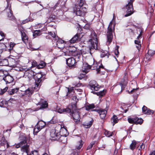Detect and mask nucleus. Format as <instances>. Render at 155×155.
I'll return each instance as SVG.
<instances>
[{
  "instance_id": "12",
  "label": "nucleus",
  "mask_w": 155,
  "mask_h": 155,
  "mask_svg": "<svg viewBox=\"0 0 155 155\" xmlns=\"http://www.w3.org/2000/svg\"><path fill=\"white\" fill-rule=\"evenodd\" d=\"M50 135L51 137L54 138L53 139L54 140H57L60 138V134L59 132V131L56 129L51 130Z\"/></svg>"
},
{
  "instance_id": "6",
  "label": "nucleus",
  "mask_w": 155,
  "mask_h": 155,
  "mask_svg": "<svg viewBox=\"0 0 155 155\" xmlns=\"http://www.w3.org/2000/svg\"><path fill=\"white\" fill-rule=\"evenodd\" d=\"M16 70L22 71L24 72V77L25 78L27 77L28 78H30L35 75L34 72L29 69L20 67L18 69H16Z\"/></svg>"
},
{
  "instance_id": "30",
  "label": "nucleus",
  "mask_w": 155,
  "mask_h": 155,
  "mask_svg": "<svg viewBox=\"0 0 155 155\" xmlns=\"http://www.w3.org/2000/svg\"><path fill=\"white\" fill-rule=\"evenodd\" d=\"M9 61L12 62V65L14 67H16L15 70L16 69H18L20 68L18 66H17L18 65V63L15 59L13 58L10 59Z\"/></svg>"
},
{
  "instance_id": "64",
  "label": "nucleus",
  "mask_w": 155,
  "mask_h": 155,
  "mask_svg": "<svg viewBox=\"0 0 155 155\" xmlns=\"http://www.w3.org/2000/svg\"><path fill=\"white\" fill-rule=\"evenodd\" d=\"M145 147V145L143 144V143H142V144L140 145V148L139 149V150H140V149H144Z\"/></svg>"
},
{
  "instance_id": "41",
  "label": "nucleus",
  "mask_w": 155,
  "mask_h": 155,
  "mask_svg": "<svg viewBox=\"0 0 155 155\" xmlns=\"http://www.w3.org/2000/svg\"><path fill=\"white\" fill-rule=\"evenodd\" d=\"M21 38L22 40L24 41V40H27L28 39V37L25 34L24 32H23L22 31H21Z\"/></svg>"
},
{
  "instance_id": "46",
  "label": "nucleus",
  "mask_w": 155,
  "mask_h": 155,
  "mask_svg": "<svg viewBox=\"0 0 155 155\" xmlns=\"http://www.w3.org/2000/svg\"><path fill=\"white\" fill-rule=\"evenodd\" d=\"M109 53L107 51H105L102 52L101 54V57L102 58L105 57V56H108Z\"/></svg>"
},
{
  "instance_id": "55",
  "label": "nucleus",
  "mask_w": 155,
  "mask_h": 155,
  "mask_svg": "<svg viewBox=\"0 0 155 155\" xmlns=\"http://www.w3.org/2000/svg\"><path fill=\"white\" fill-rule=\"evenodd\" d=\"M45 63L43 61H42L41 62V64L39 65V67L40 68H42L45 67Z\"/></svg>"
},
{
  "instance_id": "53",
  "label": "nucleus",
  "mask_w": 155,
  "mask_h": 155,
  "mask_svg": "<svg viewBox=\"0 0 155 155\" xmlns=\"http://www.w3.org/2000/svg\"><path fill=\"white\" fill-rule=\"evenodd\" d=\"M119 48V47L118 46H117V48L116 49H115L114 52L115 53V54L117 56V57L119 55V52L118 50V48Z\"/></svg>"
},
{
  "instance_id": "62",
  "label": "nucleus",
  "mask_w": 155,
  "mask_h": 155,
  "mask_svg": "<svg viewBox=\"0 0 155 155\" xmlns=\"http://www.w3.org/2000/svg\"><path fill=\"white\" fill-rule=\"evenodd\" d=\"M90 28V25L87 24H86L84 27V28L86 29H89Z\"/></svg>"
},
{
  "instance_id": "34",
  "label": "nucleus",
  "mask_w": 155,
  "mask_h": 155,
  "mask_svg": "<svg viewBox=\"0 0 155 155\" xmlns=\"http://www.w3.org/2000/svg\"><path fill=\"white\" fill-rule=\"evenodd\" d=\"M118 121L117 118V116L115 115H114L111 118V121L113 124V125H114L115 124L117 123L118 122Z\"/></svg>"
},
{
  "instance_id": "1",
  "label": "nucleus",
  "mask_w": 155,
  "mask_h": 155,
  "mask_svg": "<svg viewBox=\"0 0 155 155\" xmlns=\"http://www.w3.org/2000/svg\"><path fill=\"white\" fill-rule=\"evenodd\" d=\"M41 75L40 74H37V76L35 77V86L33 88H29L25 91V94L28 95V96H30L33 93L34 91H37L39 89L41 85L40 83L41 81Z\"/></svg>"
},
{
  "instance_id": "58",
  "label": "nucleus",
  "mask_w": 155,
  "mask_h": 155,
  "mask_svg": "<svg viewBox=\"0 0 155 155\" xmlns=\"http://www.w3.org/2000/svg\"><path fill=\"white\" fill-rule=\"evenodd\" d=\"M139 31L140 32V34L137 37V39H139L141 37V33L142 32L141 29H139Z\"/></svg>"
},
{
  "instance_id": "22",
  "label": "nucleus",
  "mask_w": 155,
  "mask_h": 155,
  "mask_svg": "<svg viewBox=\"0 0 155 155\" xmlns=\"http://www.w3.org/2000/svg\"><path fill=\"white\" fill-rule=\"evenodd\" d=\"M79 34H76L69 41V43L71 44H73L78 42V40L80 38V37L79 36Z\"/></svg>"
},
{
  "instance_id": "33",
  "label": "nucleus",
  "mask_w": 155,
  "mask_h": 155,
  "mask_svg": "<svg viewBox=\"0 0 155 155\" xmlns=\"http://www.w3.org/2000/svg\"><path fill=\"white\" fill-rule=\"evenodd\" d=\"M12 101H15V100L12 99H10L8 101V103L5 101H3L1 102V103L2 104H1L0 105L1 106H3V107H6L5 105H6L8 103L11 102Z\"/></svg>"
},
{
  "instance_id": "36",
  "label": "nucleus",
  "mask_w": 155,
  "mask_h": 155,
  "mask_svg": "<svg viewBox=\"0 0 155 155\" xmlns=\"http://www.w3.org/2000/svg\"><path fill=\"white\" fill-rule=\"evenodd\" d=\"M72 99L74 102V104H73V105H72V107H74V108H76V103H77V102L78 100L77 99V97L75 96H74L73 97Z\"/></svg>"
},
{
  "instance_id": "19",
  "label": "nucleus",
  "mask_w": 155,
  "mask_h": 155,
  "mask_svg": "<svg viewBox=\"0 0 155 155\" xmlns=\"http://www.w3.org/2000/svg\"><path fill=\"white\" fill-rule=\"evenodd\" d=\"M143 113L147 115H151L153 114L154 111L153 110H151L147 108L146 107L144 106L142 108Z\"/></svg>"
},
{
  "instance_id": "14",
  "label": "nucleus",
  "mask_w": 155,
  "mask_h": 155,
  "mask_svg": "<svg viewBox=\"0 0 155 155\" xmlns=\"http://www.w3.org/2000/svg\"><path fill=\"white\" fill-rule=\"evenodd\" d=\"M7 2L8 5L5 10L7 12L8 16L10 20H14V17L13 15L12 11L11 9V5L8 4V1H7Z\"/></svg>"
},
{
  "instance_id": "3",
  "label": "nucleus",
  "mask_w": 155,
  "mask_h": 155,
  "mask_svg": "<svg viewBox=\"0 0 155 155\" xmlns=\"http://www.w3.org/2000/svg\"><path fill=\"white\" fill-rule=\"evenodd\" d=\"M115 26V21L112 20L110 23L108 28L107 32V42L110 44L112 41L113 39V32L114 30Z\"/></svg>"
},
{
  "instance_id": "63",
  "label": "nucleus",
  "mask_w": 155,
  "mask_h": 155,
  "mask_svg": "<svg viewBox=\"0 0 155 155\" xmlns=\"http://www.w3.org/2000/svg\"><path fill=\"white\" fill-rule=\"evenodd\" d=\"M135 43L136 45L137 44H140V41H139L138 39H137V40H135Z\"/></svg>"
},
{
  "instance_id": "35",
  "label": "nucleus",
  "mask_w": 155,
  "mask_h": 155,
  "mask_svg": "<svg viewBox=\"0 0 155 155\" xmlns=\"http://www.w3.org/2000/svg\"><path fill=\"white\" fill-rule=\"evenodd\" d=\"M82 54L77 51V54H76L75 56H74L75 57L74 58L75 59V61H78L79 60L82 58Z\"/></svg>"
},
{
  "instance_id": "32",
  "label": "nucleus",
  "mask_w": 155,
  "mask_h": 155,
  "mask_svg": "<svg viewBox=\"0 0 155 155\" xmlns=\"http://www.w3.org/2000/svg\"><path fill=\"white\" fill-rule=\"evenodd\" d=\"M93 121L92 120L90 121L85 122L84 123L83 125L86 128H88L90 127L92 125Z\"/></svg>"
},
{
  "instance_id": "13",
  "label": "nucleus",
  "mask_w": 155,
  "mask_h": 155,
  "mask_svg": "<svg viewBox=\"0 0 155 155\" xmlns=\"http://www.w3.org/2000/svg\"><path fill=\"white\" fill-rule=\"evenodd\" d=\"M91 89L92 91H97L99 90L100 86L94 81H91L89 84Z\"/></svg>"
},
{
  "instance_id": "4",
  "label": "nucleus",
  "mask_w": 155,
  "mask_h": 155,
  "mask_svg": "<svg viewBox=\"0 0 155 155\" xmlns=\"http://www.w3.org/2000/svg\"><path fill=\"white\" fill-rule=\"evenodd\" d=\"M91 38L90 39L89 41V43L91 44L89 48L91 54V50L94 49L98 50V43L96 34L95 32H92L91 34Z\"/></svg>"
},
{
  "instance_id": "26",
  "label": "nucleus",
  "mask_w": 155,
  "mask_h": 155,
  "mask_svg": "<svg viewBox=\"0 0 155 155\" xmlns=\"http://www.w3.org/2000/svg\"><path fill=\"white\" fill-rule=\"evenodd\" d=\"M71 110L69 108H67L64 109H60L58 110V112L60 113H62L64 112L68 113L71 112Z\"/></svg>"
},
{
  "instance_id": "2",
  "label": "nucleus",
  "mask_w": 155,
  "mask_h": 155,
  "mask_svg": "<svg viewBox=\"0 0 155 155\" xmlns=\"http://www.w3.org/2000/svg\"><path fill=\"white\" fill-rule=\"evenodd\" d=\"M84 4V1L83 0H80L78 4H75L74 7V12L78 16H81L84 14L85 12V8L82 7Z\"/></svg>"
},
{
  "instance_id": "54",
  "label": "nucleus",
  "mask_w": 155,
  "mask_h": 155,
  "mask_svg": "<svg viewBox=\"0 0 155 155\" xmlns=\"http://www.w3.org/2000/svg\"><path fill=\"white\" fill-rule=\"evenodd\" d=\"M94 144V142H92L87 147V150H89L92 148L93 145Z\"/></svg>"
},
{
  "instance_id": "37",
  "label": "nucleus",
  "mask_w": 155,
  "mask_h": 155,
  "mask_svg": "<svg viewBox=\"0 0 155 155\" xmlns=\"http://www.w3.org/2000/svg\"><path fill=\"white\" fill-rule=\"evenodd\" d=\"M86 109L87 110H89L95 107V106L93 104H89L86 106Z\"/></svg>"
},
{
  "instance_id": "23",
  "label": "nucleus",
  "mask_w": 155,
  "mask_h": 155,
  "mask_svg": "<svg viewBox=\"0 0 155 155\" xmlns=\"http://www.w3.org/2000/svg\"><path fill=\"white\" fill-rule=\"evenodd\" d=\"M97 112L99 114L101 118L103 119L106 116L107 111L105 110L100 109L97 110Z\"/></svg>"
},
{
  "instance_id": "51",
  "label": "nucleus",
  "mask_w": 155,
  "mask_h": 155,
  "mask_svg": "<svg viewBox=\"0 0 155 155\" xmlns=\"http://www.w3.org/2000/svg\"><path fill=\"white\" fill-rule=\"evenodd\" d=\"M134 118H128V122L131 124H135L134 122Z\"/></svg>"
},
{
  "instance_id": "61",
  "label": "nucleus",
  "mask_w": 155,
  "mask_h": 155,
  "mask_svg": "<svg viewBox=\"0 0 155 155\" xmlns=\"http://www.w3.org/2000/svg\"><path fill=\"white\" fill-rule=\"evenodd\" d=\"M32 66L31 67H35L37 65V62L35 61H34L32 62Z\"/></svg>"
},
{
  "instance_id": "15",
  "label": "nucleus",
  "mask_w": 155,
  "mask_h": 155,
  "mask_svg": "<svg viewBox=\"0 0 155 155\" xmlns=\"http://www.w3.org/2000/svg\"><path fill=\"white\" fill-rule=\"evenodd\" d=\"M76 63L75 59L73 57L68 58L66 60V63L69 67H72L74 66Z\"/></svg>"
},
{
  "instance_id": "48",
  "label": "nucleus",
  "mask_w": 155,
  "mask_h": 155,
  "mask_svg": "<svg viewBox=\"0 0 155 155\" xmlns=\"http://www.w3.org/2000/svg\"><path fill=\"white\" fill-rule=\"evenodd\" d=\"M41 32V31L40 30H35L33 34V36H36L40 35V33Z\"/></svg>"
},
{
  "instance_id": "45",
  "label": "nucleus",
  "mask_w": 155,
  "mask_h": 155,
  "mask_svg": "<svg viewBox=\"0 0 155 155\" xmlns=\"http://www.w3.org/2000/svg\"><path fill=\"white\" fill-rule=\"evenodd\" d=\"M42 129L40 127H39L36 125L35 126V128L34 129L33 132L35 133H37L39 131H40Z\"/></svg>"
},
{
  "instance_id": "8",
  "label": "nucleus",
  "mask_w": 155,
  "mask_h": 155,
  "mask_svg": "<svg viewBox=\"0 0 155 155\" xmlns=\"http://www.w3.org/2000/svg\"><path fill=\"white\" fill-rule=\"evenodd\" d=\"M57 128L60 129V131H59V133L60 134V136L64 137L63 138L64 141L63 142L62 141V142L64 143H66L67 142V138L65 137L67 136L68 134V130L65 127H64V126L62 127V126L59 125Z\"/></svg>"
},
{
  "instance_id": "18",
  "label": "nucleus",
  "mask_w": 155,
  "mask_h": 155,
  "mask_svg": "<svg viewBox=\"0 0 155 155\" xmlns=\"http://www.w3.org/2000/svg\"><path fill=\"white\" fill-rule=\"evenodd\" d=\"M91 68V66L88 65L87 63H85L83 64L81 71L83 73L86 74L89 72Z\"/></svg>"
},
{
  "instance_id": "43",
  "label": "nucleus",
  "mask_w": 155,
  "mask_h": 155,
  "mask_svg": "<svg viewBox=\"0 0 155 155\" xmlns=\"http://www.w3.org/2000/svg\"><path fill=\"white\" fill-rule=\"evenodd\" d=\"M33 21V19L31 18H29L27 19L23 20L21 22L22 24H24L29 21Z\"/></svg>"
},
{
  "instance_id": "9",
  "label": "nucleus",
  "mask_w": 155,
  "mask_h": 155,
  "mask_svg": "<svg viewBox=\"0 0 155 155\" xmlns=\"http://www.w3.org/2000/svg\"><path fill=\"white\" fill-rule=\"evenodd\" d=\"M65 55L74 56L77 54L76 48L74 46H69L66 51L64 53Z\"/></svg>"
},
{
  "instance_id": "27",
  "label": "nucleus",
  "mask_w": 155,
  "mask_h": 155,
  "mask_svg": "<svg viewBox=\"0 0 155 155\" xmlns=\"http://www.w3.org/2000/svg\"><path fill=\"white\" fill-rule=\"evenodd\" d=\"M135 124H141L143 122V120L141 118H139L137 117L134 118Z\"/></svg>"
},
{
  "instance_id": "42",
  "label": "nucleus",
  "mask_w": 155,
  "mask_h": 155,
  "mask_svg": "<svg viewBox=\"0 0 155 155\" xmlns=\"http://www.w3.org/2000/svg\"><path fill=\"white\" fill-rule=\"evenodd\" d=\"M104 134L107 137H110L112 136L113 133L111 132H110L107 130H105L104 131Z\"/></svg>"
},
{
  "instance_id": "21",
  "label": "nucleus",
  "mask_w": 155,
  "mask_h": 155,
  "mask_svg": "<svg viewBox=\"0 0 155 155\" xmlns=\"http://www.w3.org/2000/svg\"><path fill=\"white\" fill-rule=\"evenodd\" d=\"M91 67V68H92L93 69V70H96L97 71L98 73H99V72L100 71V69L101 68H103V65H98L97 64L95 63V62L93 64L90 66Z\"/></svg>"
},
{
  "instance_id": "40",
  "label": "nucleus",
  "mask_w": 155,
  "mask_h": 155,
  "mask_svg": "<svg viewBox=\"0 0 155 155\" xmlns=\"http://www.w3.org/2000/svg\"><path fill=\"white\" fill-rule=\"evenodd\" d=\"M8 74L6 71L3 70H0V77H2L3 78Z\"/></svg>"
},
{
  "instance_id": "49",
  "label": "nucleus",
  "mask_w": 155,
  "mask_h": 155,
  "mask_svg": "<svg viewBox=\"0 0 155 155\" xmlns=\"http://www.w3.org/2000/svg\"><path fill=\"white\" fill-rule=\"evenodd\" d=\"M2 63L5 66H7L8 64V61L6 59L3 60L2 61Z\"/></svg>"
},
{
  "instance_id": "39",
  "label": "nucleus",
  "mask_w": 155,
  "mask_h": 155,
  "mask_svg": "<svg viewBox=\"0 0 155 155\" xmlns=\"http://www.w3.org/2000/svg\"><path fill=\"white\" fill-rule=\"evenodd\" d=\"M83 143L81 140H80L76 146V147L78 149H80L82 147Z\"/></svg>"
},
{
  "instance_id": "25",
  "label": "nucleus",
  "mask_w": 155,
  "mask_h": 155,
  "mask_svg": "<svg viewBox=\"0 0 155 155\" xmlns=\"http://www.w3.org/2000/svg\"><path fill=\"white\" fill-rule=\"evenodd\" d=\"M36 125L42 129L45 126L46 123L45 122L42 120H40L37 123Z\"/></svg>"
},
{
  "instance_id": "24",
  "label": "nucleus",
  "mask_w": 155,
  "mask_h": 155,
  "mask_svg": "<svg viewBox=\"0 0 155 155\" xmlns=\"http://www.w3.org/2000/svg\"><path fill=\"white\" fill-rule=\"evenodd\" d=\"M91 92L93 93L94 94H97L99 97H101L104 96L105 95L106 93V91L104 90H103L98 92H95L92 91H91Z\"/></svg>"
},
{
  "instance_id": "50",
  "label": "nucleus",
  "mask_w": 155,
  "mask_h": 155,
  "mask_svg": "<svg viewBox=\"0 0 155 155\" xmlns=\"http://www.w3.org/2000/svg\"><path fill=\"white\" fill-rule=\"evenodd\" d=\"M15 44L13 42H11L9 45V48L8 49L9 50H10L13 49L14 46L15 45Z\"/></svg>"
},
{
  "instance_id": "31",
  "label": "nucleus",
  "mask_w": 155,
  "mask_h": 155,
  "mask_svg": "<svg viewBox=\"0 0 155 155\" xmlns=\"http://www.w3.org/2000/svg\"><path fill=\"white\" fill-rule=\"evenodd\" d=\"M136 141L135 140H133L130 146V149L132 150H134L136 147Z\"/></svg>"
},
{
  "instance_id": "44",
  "label": "nucleus",
  "mask_w": 155,
  "mask_h": 155,
  "mask_svg": "<svg viewBox=\"0 0 155 155\" xmlns=\"http://www.w3.org/2000/svg\"><path fill=\"white\" fill-rule=\"evenodd\" d=\"M48 34L54 38L55 40H57V38H58V37L56 36L54 32H49Z\"/></svg>"
},
{
  "instance_id": "47",
  "label": "nucleus",
  "mask_w": 155,
  "mask_h": 155,
  "mask_svg": "<svg viewBox=\"0 0 155 155\" xmlns=\"http://www.w3.org/2000/svg\"><path fill=\"white\" fill-rule=\"evenodd\" d=\"M27 155H28V153H27ZM29 155H39L37 150H34L31 152Z\"/></svg>"
},
{
  "instance_id": "52",
  "label": "nucleus",
  "mask_w": 155,
  "mask_h": 155,
  "mask_svg": "<svg viewBox=\"0 0 155 155\" xmlns=\"http://www.w3.org/2000/svg\"><path fill=\"white\" fill-rule=\"evenodd\" d=\"M74 87H72L71 88H70V89L69 88H68V94H69L70 93H72L74 92Z\"/></svg>"
},
{
  "instance_id": "29",
  "label": "nucleus",
  "mask_w": 155,
  "mask_h": 155,
  "mask_svg": "<svg viewBox=\"0 0 155 155\" xmlns=\"http://www.w3.org/2000/svg\"><path fill=\"white\" fill-rule=\"evenodd\" d=\"M38 105H41V107L39 109H43L47 107L48 106V104L46 101H45L44 102L41 103L39 102L38 104Z\"/></svg>"
},
{
  "instance_id": "5",
  "label": "nucleus",
  "mask_w": 155,
  "mask_h": 155,
  "mask_svg": "<svg viewBox=\"0 0 155 155\" xmlns=\"http://www.w3.org/2000/svg\"><path fill=\"white\" fill-rule=\"evenodd\" d=\"M27 142V139L25 137L23 138V140L21 141L20 143L15 144V147L17 148H19L21 146V150L23 152H25L27 153L29 151V146L26 144Z\"/></svg>"
},
{
  "instance_id": "60",
  "label": "nucleus",
  "mask_w": 155,
  "mask_h": 155,
  "mask_svg": "<svg viewBox=\"0 0 155 155\" xmlns=\"http://www.w3.org/2000/svg\"><path fill=\"white\" fill-rule=\"evenodd\" d=\"M78 152L75 150L72 153H71V155H78Z\"/></svg>"
},
{
  "instance_id": "16",
  "label": "nucleus",
  "mask_w": 155,
  "mask_h": 155,
  "mask_svg": "<svg viewBox=\"0 0 155 155\" xmlns=\"http://www.w3.org/2000/svg\"><path fill=\"white\" fill-rule=\"evenodd\" d=\"M57 41L56 42V45L57 47L60 49H63L64 50V47L65 41L59 38H57Z\"/></svg>"
},
{
  "instance_id": "17",
  "label": "nucleus",
  "mask_w": 155,
  "mask_h": 155,
  "mask_svg": "<svg viewBox=\"0 0 155 155\" xmlns=\"http://www.w3.org/2000/svg\"><path fill=\"white\" fill-rule=\"evenodd\" d=\"M3 80L5 82L6 84H9L12 83L13 81V77L9 74H8L4 77Z\"/></svg>"
},
{
  "instance_id": "7",
  "label": "nucleus",
  "mask_w": 155,
  "mask_h": 155,
  "mask_svg": "<svg viewBox=\"0 0 155 155\" xmlns=\"http://www.w3.org/2000/svg\"><path fill=\"white\" fill-rule=\"evenodd\" d=\"M133 0H130L128 4L126 6L125 11L126 14L124 15V16L126 17L131 15L133 13V8L132 3Z\"/></svg>"
},
{
  "instance_id": "59",
  "label": "nucleus",
  "mask_w": 155,
  "mask_h": 155,
  "mask_svg": "<svg viewBox=\"0 0 155 155\" xmlns=\"http://www.w3.org/2000/svg\"><path fill=\"white\" fill-rule=\"evenodd\" d=\"M136 47L137 49L138 50V51H139L141 48V44H137L136 45Z\"/></svg>"
},
{
  "instance_id": "38",
  "label": "nucleus",
  "mask_w": 155,
  "mask_h": 155,
  "mask_svg": "<svg viewBox=\"0 0 155 155\" xmlns=\"http://www.w3.org/2000/svg\"><path fill=\"white\" fill-rule=\"evenodd\" d=\"M7 143V141L5 138L2 137L0 140V147L5 145Z\"/></svg>"
},
{
  "instance_id": "20",
  "label": "nucleus",
  "mask_w": 155,
  "mask_h": 155,
  "mask_svg": "<svg viewBox=\"0 0 155 155\" xmlns=\"http://www.w3.org/2000/svg\"><path fill=\"white\" fill-rule=\"evenodd\" d=\"M155 53V50L153 51L152 50H149L147 53V54L145 56L144 59H146L147 61H150V58Z\"/></svg>"
},
{
  "instance_id": "56",
  "label": "nucleus",
  "mask_w": 155,
  "mask_h": 155,
  "mask_svg": "<svg viewBox=\"0 0 155 155\" xmlns=\"http://www.w3.org/2000/svg\"><path fill=\"white\" fill-rule=\"evenodd\" d=\"M4 38V33L2 32H0V41L3 39Z\"/></svg>"
},
{
  "instance_id": "10",
  "label": "nucleus",
  "mask_w": 155,
  "mask_h": 155,
  "mask_svg": "<svg viewBox=\"0 0 155 155\" xmlns=\"http://www.w3.org/2000/svg\"><path fill=\"white\" fill-rule=\"evenodd\" d=\"M76 109L74 107L72 108V112L71 114L74 121L76 123L80 121V116L78 110H76Z\"/></svg>"
},
{
  "instance_id": "11",
  "label": "nucleus",
  "mask_w": 155,
  "mask_h": 155,
  "mask_svg": "<svg viewBox=\"0 0 155 155\" xmlns=\"http://www.w3.org/2000/svg\"><path fill=\"white\" fill-rule=\"evenodd\" d=\"M127 73L125 72L124 74V77L120 83V84L121 87V91L123 90L125 86L127 85L128 83Z\"/></svg>"
},
{
  "instance_id": "57",
  "label": "nucleus",
  "mask_w": 155,
  "mask_h": 155,
  "mask_svg": "<svg viewBox=\"0 0 155 155\" xmlns=\"http://www.w3.org/2000/svg\"><path fill=\"white\" fill-rule=\"evenodd\" d=\"M83 90L81 89L78 88L76 89H75L74 92L76 93H78V92H81Z\"/></svg>"
},
{
  "instance_id": "28",
  "label": "nucleus",
  "mask_w": 155,
  "mask_h": 155,
  "mask_svg": "<svg viewBox=\"0 0 155 155\" xmlns=\"http://www.w3.org/2000/svg\"><path fill=\"white\" fill-rule=\"evenodd\" d=\"M18 88H16L12 89L9 90L8 91V94L10 95H13L16 93L18 91Z\"/></svg>"
}]
</instances>
